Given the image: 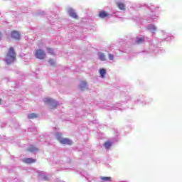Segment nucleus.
I'll list each match as a JSON object with an SVG mask.
<instances>
[{
    "instance_id": "obj_23",
    "label": "nucleus",
    "mask_w": 182,
    "mask_h": 182,
    "mask_svg": "<svg viewBox=\"0 0 182 182\" xmlns=\"http://www.w3.org/2000/svg\"><path fill=\"white\" fill-rule=\"evenodd\" d=\"M38 118V114L31 113L28 114V119H36Z\"/></svg>"
},
{
    "instance_id": "obj_33",
    "label": "nucleus",
    "mask_w": 182,
    "mask_h": 182,
    "mask_svg": "<svg viewBox=\"0 0 182 182\" xmlns=\"http://www.w3.org/2000/svg\"><path fill=\"white\" fill-rule=\"evenodd\" d=\"M63 160H66V158H63Z\"/></svg>"
},
{
    "instance_id": "obj_30",
    "label": "nucleus",
    "mask_w": 182,
    "mask_h": 182,
    "mask_svg": "<svg viewBox=\"0 0 182 182\" xmlns=\"http://www.w3.org/2000/svg\"><path fill=\"white\" fill-rule=\"evenodd\" d=\"M127 99L128 100H130V99H132V97H129V96H128V97H127Z\"/></svg>"
},
{
    "instance_id": "obj_20",
    "label": "nucleus",
    "mask_w": 182,
    "mask_h": 182,
    "mask_svg": "<svg viewBox=\"0 0 182 182\" xmlns=\"http://www.w3.org/2000/svg\"><path fill=\"white\" fill-rule=\"evenodd\" d=\"M100 180L102 181L100 182H110V181H112V177L101 176L100 177Z\"/></svg>"
},
{
    "instance_id": "obj_4",
    "label": "nucleus",
    "mask_w": 182,
    "mask_h": 182,
    "mask_svg": "<svg viewBox=\"0 0 182 182\" xmlns=\"http://www.w3.org/2000/svg\"><path fill=\"white\" fill-rule=\"evenodd\" d=\"M98 16L101 19H105V18H107V19H109V18H112V16H113V15H112L105 11H100Z\"/></svg>"
},
{
    "instance_id": "obj_31",
    "label": "nucleus",
    "mask_w": 182,
    "mask_h": 182,
    "mask_svg": "<svg viewBox=\"0 0 182 182\" xmlns=\"http://www.w3.org/2000/svg\"><path fill=\"white\" fill-rule=\"evenodd\" d=\"M2 103V100L0 98V105Z\"/></svg>"
},
{
    "instance_id": "obj_17",
    "label": "nucleus",
    "mask_w": 182,
    "mask_h": 182,
    "mask_svg": "<svg viewBox=\"0 0 182 182\" xmlns=\"http://www.w3.org/2000/svg\"><path fill=\"white\" fill-rule=\"evenodd\" d=\"M11 38L14 39H21V34L18 31L11 32Z\"/></svg>"
},
{
    "instance_id": "obj_9",
    "label": "nucleus",
    "mask_w": 182,
    "mask_h": 182,
    "mask_svg": "<svg viewBox=\"0 0 182 182\" xmlns=\"http://www.w3.org/2000/svg\"><path fill=\"white\" fill-rule=\"evenodd\" d=\"M159 18V15H156V14H152L147 19L146 21L148 22H156L157 21V19Z\"/></svg>"
},
{
    "instance_id": "obj_28",
    "label": "nucleus",
    "mask_w": 182,
    "mask_h": 182,
    "mask_svg": "<svg viewBox=\"0 0 182 182\" xmlns=\"http://www.w3.org/2000/svg\"><path fill=\"white\" fill-rule=\"evenodd\" d=\"M47 52L48 53H53V50L52 49V48H47Z\"/></svg>"
},
{
    "instance_id": "obj_18",
    "label": "nucleus",
    "mask_w": 182,
    "mask_h": 182,
    "mask_svg": "<svg viewBox=\"0 0 182 182\" xmlns=\"http://www.w3.org/2000/svg\"><path fill=\"white\" fill-rule=\"evenodd\" d=\"M23 163H26L27 164H31V163H36V160L32 158H26L23 159Z\"/></svg>"
},
{
    "instance_id": "obj_11",
    "label": "nucleus",
    "mask_w": 182,
    "mask_h": 182,
    "mask_svg": "<svg viewBox=\"0 0 182 182\" xmlns=\"http://www.w3.org/2000/svg\"><path fill=\"white\" fill-rule=\"evenodd\" d=\"M79 87L80 90H87V82H86V81H81L80 82Z\"/></svg>"
},
{
    "instance_id": "obj_14",
    "label": "nucleus",
    "mask_w": 182,
    "mask_h": 182,
    "mask_svg": "<svg viewBox=\"0 0 182 182\" xmlns=\"http://www.w3.org/2000/svg\"><path fill=\"white\" fill-rule=\"evenodd\" d=\"M117 6L120 9V11H126V5L122 1H117Z\"/></svg>"
},
{
    "instance_id": "obj_22",
    "label": "nucleus",
    "mask_w": 182,
    "mask_h": 182,
    "mask_svg": "<svg viewBox=\"0 0 182 182\" xmlns=\"http://www.w3.org/2000/svg\"><path fill=\"white\" fill-rule=\"evenodd\" d=\"M112 146H113V143L111 141H107L104 144V147L107 149H109Z\"/></svg>"
},
{
    "instance_id": "obj_16",
    "label": "nucleus",
    "mask_w": 182,
    "mask_h": 182,
    "mask_svg": "<svg viewBox=\"0 0 182 182\" xmlns=\"http://www.w3.org/2000/svg\"><path fill=\"white\" fill-rule=\"evenodd\" d=\"M98 59L101 60V62H105L106 60V55L102 52H98Z\"/></svg>"
},
{
    "instance_id": "obj_3",
    "label": "nucleus",
    "mask_w": 182,
    "mask_h": 182,
    "mask_svg": "<svg viewBox=\"0 0 182 182\" xmlns=\"http://www.w3.org/2000/svg\"><path fill=\"white\" fill-rule=\"evenodd\" d=\"M35 56L37 58V59H45V57L46 56V54L45 53V51L41 49L36 50L35 52Z\"/></svg>"
},
{
    "instance_id": "obj_13",
    "label": "nucleus",
    "mask_w": 182,
    "mask_h": 182,
    "mask_svg": "<svg viewBox=\"0 0 182 182\" xmlns=\"http://www.w3.org/2000/svg\"><path fill=\"white\" fill-rule=\"evenodd\" d=\"M60 143H61V144H72L73 143V141L68 138H63L62 139H60Z\"/></svg>"
},
{
    "instance_id": "obj_21",
    "label": "nucleus",
    "mask_w": 182,
    "mask_h": 182,
    "mask_svg": "<svg viewBox=\"0 0 182 182\" xmlns=\"http://www.w3.org/2000/svg\"><path fill=\"white\" fill-rule=\"evenodd\" d=\"M38 148H36L35 146L31 145L28 147V151H31V153H36L38 151Z\"/></svg>"
},
{
    "instance_id": "obj_10",
    "label": "nucleus",
    "mask_w": 182,
    "mask_h": 182,
    "mask_svg": "<svg viewBox=\"0 0 182 182\" xmlns=\"http://www.w3.org/2000/svg\"><path fill=\"white\" fill-rule=\"evenodd\" d=\"M38 177L41 178V180H44L45 181H47V180H49V177L48 176V174H46V173L45 172H39Z\"/></svg>"
},
{
    "instance_id": "obj_12",
    "label": "nucleus",
    "mask_w": 182,
    "mask_h": 182,
    "mask_svg": "<svg viewBox=\"0 0 182 182\" xmlns=\"http://www.w3.org/2000/svg\"><path fill=\"white\" fill-rule=\"evenodd\" d=\"M107 110H116V109H120V105L117 104L115 106L113 105H109L106 107Z\"/></svg>"
},
{
    "instance_id": "obj_6",
    "label": "nucleus",
    "mask_w": 182,
    "mask_h": 182,
    "mask_svg": "<svg viewBox=\"0 0 182 182\" xmlns=\"http://www.w3.org/2000/svg\"><path fill=\"white\" fill-rule=\"evenodd\" d=\"M144 42H146V38L143 36H137L135 38V43H136V45H141V43H144Z\"/></svg>"
},
{
    "instance_id": "obj_26",
    "label": "nucleus",
    "mask_w": 182,
    "mask_h": 182,
    "mask_svg": "<svg viewBox=\"0 0 182 182\" xmlns=\"http://www.w3.org/2000/svg\"><path fill=\"white\" fill-rule=\"evenodd\" d=\"M109 60H113L114 59V55L112 54H109Z\"/></svg>"
},
{
    "instance_id": "obj_8",
    "label": "nucleus",
    "mask_w": 182,
    "mask_h": 182,
    "mask_svg": "<svg viewBox=\"0 0 182 182\" xmlns=\"http://www.w3.org/2000/svg\"><path fill=\"white\" fill-rule=\"evenodd\" d=\"M161 32L162 35H164V36H166V38H164V41L166 42H170V41H171V36H170V34H168V33H166V31L164 30H161Z\"/></svg>"
},
{
    "instance_id": "obj_29",
    "label": "nucleus",
    "mask_w": 182,
    "mask_h": 182,
    "mask_svg": "<svg viewBox=\"0 0 182 182\" xmlns=\"http://www.w3.org/2000/svg\"><path fill=\"white\" fill-rule=\"evenodd\" d=\"M154 53H160V48H157L154 50Z\"/></svg>"
},
{
    "instance_id": "obj_32",
    "label": "nucleus",
    "mask_w": 182,
    "mask_h": 182,
    "mask_svg": "<svg viewBox=\"0 0 182 182\" xmlns=\"http://www.w3.org/2000/svg\"><path fill=\"white\" fill-rule=\"evenodd\" d=\"M1 38H2V36H1V33H0V41H1Z\"/></svg>"
},
{
    "instance_id": "obj_27",
    "label": "nucleus",
    "mask_w": 182,
    "mask_h": 182,
    "mask_svg": "<svg viewBox=\"0 0 182 182\" xmlns=\"http://www.w3.org/2000/svg\"><path fill=\"white\" fill-rule=\"evenodd\" d=\"M34 130H36L35 128L30 127V128H28V132H30L31 133H33Z\"/></svg>"
},
{
    "instance_id": "obj_24",
    "label": "nucleus",
    "mask_w": 182,
    "mask_h": 182,
    "mask_svg": "<svg viewBox=\"0 0 182 182\" xmlns=\"http://www.w3.org/2000/svg\"><path fill=\"white\" fill-rule=\"evenodd\" d=\"M55 137L57 139V140H58V141L60 142V140H62L63 138H62V134L59 133V132H56L55 133Z\"/></svg>"
},
{
    "instance_id": "obj_25",
    "label": "nucleus",
    "mask_w": 182,
    "mask_h": 182,
    "mask_svg": "<svg viewBox=\"0 0 182 182\" xmlns=\"http://www.w3.org/2000/svg\"><path fill=\"white\" fill-rule=\"evenodd\" d=\"M48 63H50L51 66H53V65H55V60H53V59H50L49 60Z\"/></svg>"
},
{
    "instance_id": "obj_2",
    "label": "nucleus",
    "mask_w": 182,
    "mask_h": 182,
    "mask_svg": "<svg viewBox=\"0 0 182 182\" xmlns=\"http://www.w3.org/2000/svg\"><path fill=\"white\" fill-rule=\"evenodd\" d=\"M43 102L44 103H47V105H49L50 109H55V107L59 105L58 101L52 98H44Z\"/></svg>"
},
{
    "instance_id": "obj_5",
    "label": "nucleus",
    "mask_w": 182,
    "mask_h": 182,
    "mask_svg": "<svg viewBox=\"0 0 182 182\" xmlns=\"http://www.w3.org/2000/svg\"><path fill=\"white\" fill-rule=\"evenodd\" d=\"M146 29H147V31L151 32V33H154L155 32H157V26H156V25H154V24L147 25Z\"/></svg>"
},
{
    "instance_id": "obj_1",
    "label": "nucleus",
    "mask_w": 182,
    "mask_h": 182,
    "mask_svg": "<svg viewBox=\"0 0 182 182\" xmlns=\"http://www.w3.org/2000/svg\"><path fill=\"white\" fill-rule=\"evenodd\" d=\"M15 59H16V53H15L14 47H11L5 59L6 63L7 65H11V63H13V62H14Z\"/></svg>"
},
{
    "instance_id": "obj_19",
    "label": "nucleus",
    "mask_w": 182,
    "mask_h": 182,
    "mask_svg": "<svg viewBox=\"0 0 182 182\" xmlns=\"http://www.w3.org/2000/svg\"><path fill=\"white\" fill-rule=\"evenodd\" d=\"M100 75V77H102V79H105V76H106V69L105 68H101L99 70Z\"/></svg>"
},
{
    "instance_id": "obj_15",
    "label": "nucleus",
    "mask_w": 182,
    "mask_h": 182,
    "mask_svg": "<svg viewBox=\"0 0 182 182\" xmlns=\"http://www.w3.org/2000/svg\"><path fill=\"white\" fill-rule=\"evenodd\" d=\"M146 8L148 9H150V11H152V12H154V11H157V9H160V6H154L152 4L146 5Z\"/></svg>"
},
{
    "instance_id": "obj_7",
    "label": "nucleus",
    "mask_w": 182,
    "mask_h": 182,
    "mask_svg": "<svg viewBox=\"0 0 182 182\" xmlns=\"http://www.w3.org/2000/svg\"><path fill=\"white\" fill-rule=\"evenodd\" d=\"M68 14L71 18H74V19H77V14H76V11H75V10H73V9L68 8Z\"/></svg>"
}]
</instances>
